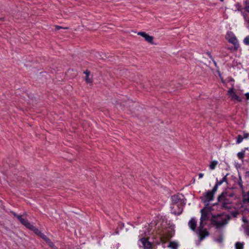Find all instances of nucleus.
I'll list each match as a JSON object with an SVG mask.
<instances>
[{
    "label": "nucleus",
    "mask_w": 249,
    "mask_h": 249,
    "mask_svg": "<svg viewBox=\"0 0 249 249\" xmlns=\"http://www.w3.org/2000/svg\"><path fill=\"white\" fill-rule=\"evenodd\" d=\"M205 209L201 210V216L200 219V224L198 228V235L200 240H203L205 237L208 236L209 233L206 229H203L204 222L208 219V213Z\"/></svg>",
    "instance_id": "1"
},
{
    "label": "nucleus",
    "mask_w": 249,
    "mask_h": 249,
    "mask_svg": "<svg viewBox=\"0 0 249 249\" xmlns=\"http://www.w3.org/2000/svg\"><path fill=\"white\" fill-rule=\"evenodd\" d=\"M171 201L172 204L177 205H185L184 201V196L182 194H178L171 196Z\"/></svg>",
    "instance_id": "5"
},
{
    "label": "nucleus",
    "mask_w": 249,
    "mask_h": 249,
    "mask_svg": "<svg viewBox=\"0 0 249 249\" xmlns=\"http://www.w3.org/2000/svg\"><path fill=\"white\" fill-rule=\"evenodd\" d=\"M248 135L249 134H244V138H247L248 137Z\"/></svg>",
    "instance_id": "31"
},
{
    "label": "nucleus",
    "mask_w": 249,
    "mask_h": 249,
    "mask_svg": "<svg viewBox=\"0 0 249 249\" xmlns=\"http://www.w3.org/2000/svg\"><path fill=\"white\" fill-rule=\"evenodd\" d=\"M197 221L195 218H192L189 221L188 225L189 228L193 231H195L196 228Z\"/></svg>",
    "instance_id": "13"
},
{
    "label": "nucleus",
    "mask_w": 249,
    "mask_h": 249,
    "mask_svg": "<svg viewBox=\"0 0 249 249\" xmlns=\"http://www.w3.org/2000/svg\"><path fill=\"white\" fill-rule=\"evenodd\" d=\"M245 233L249 236V223L245 227Z\"/></svg>",
    "instance_id": "21"
},
{
    "label": "nucleus",
    "mask_w": 249,
    "mask_h": 249,
    "mask_svg": "<svg viewBox=\"0 0 249 249\" xmlns=\"http://www.w3.org/2000/svg\"><path fill=\"white\" fill-rule=\"evenodd\" d=\"M220 186L219 185H218V184L216 182L215 186L213 188L212 191H211V192H213V194L217 191L218 187Z\"/></svg>",
    "instance_id": "23"
},
{
    "label": "nucleus",
    "mask_w": 249,
    "mask_h": 249,
    "mask_svg": "<svg viewBox=\"0 0 249 249\" xmlns=\"http://www.w3.org/2000/svg\"><path fill=\"white\" fill-rule=\"evenodd\" d=\"M55 28H56V29L58 30V29H61L62 27L60 26H55Z\"/></svg>",
    "instance_id": "29"
},
{
    "label": "nucleus",
    "mask_w": 249,
    "mask_h": 249,
    "mask_svg": "<svg viewBox=\"0 0 249 249\" xmlns=\"http://www.w3.org/2000/svg\"><path fill=\"white\" fill-rule=\"evenodd\" d=\"M35 233H36V235L40 237L41 238H42L45 242L46 241H48V238L44 235L43 233H42L37 228H36L34 229V230L33 231Z\"/></svg>",
    "instance_id": "12"
},
{
    "label": "nucleus",
    "mask_w": 249,
    "mask_h": 249,
    "mask_svg": "<svg viewBox=\"0 0 249 249\" xmlns=\"http://www.w3.org/2000/svg\"><path fill=\"white\" fill-rule=\"evenodd\" d=\"M236 249H243V244L237 242L235 244Z\"/></svg>",
    "instance_id": "18"
},
{
    "label": "nucleus",
    "mask_w": 249,
    "mask_h": 249,
    "mask_svg": "<svg viewBox=\"0 0 249 249\" xmlns=\"http://www.w3.org/2000/svg\"><path fill=\"white\" fill-rule=\"evenodd\" d=\"M139 246L143 247L144 249H151L152 244L146 238H142L140 240Z\"/></svg>",
    "instance_id": "9"
},
{
    "label": "nucleus",
    "mask_w": 249,
    "mask_h": 249,
    "mask_svg": "<svg viewBox=\"0 0 249 249\" xmlns=\"http://www.w3.org/2000/svg\"><path fill=\"white\" fill-rule=\"evenodd\" d=\"M245 96H246V97L247 99V100H249V93H248H248H246L245 94Z\"/></svg>",
    "instance_id": "28"
},
{
    "label": "nucleus",
    "mask_w": 249,
    "mask_h": 249,
    "mask_svg": "<svg viewBox=\"0 0 249 249\" xmlns=\"http://www.w3.org/2000/svg\"><path fill=\"white\" fill-rule=\"evenodd\" d=\"M201 199L204 203L208 205L210 201L213 199V193L208 191L201 197Z\"/></svg>",
    "instance_id": "8"
},
{
    "label": "nucleus",
    "mask_w": 249,
    "mask_h": 249,
    "mask_svg": "<svg viewBox=\"0 0 249 249\" xmlns=\"http://www.w3.org/2000/svg\"><path fill=\"white\" fill-rule=\"evenodd\" d=\"M243 221L245 222V223H246L247 222V220L246 218H243Z\"/></svg>",
    "instance_id": "30"
},
{
    "label": "nucleus",
    "mask_w": 249,
    "mask_h": 249,
    "mask_svg": "<svg viewBox=\"0 0 249 249\" xmlns=\"http://www.w3.org/2000/svg\"><path fill=\"white\" fill-rule=\"evenodd\" d=\"M227 94L231 98V100L234 101H237L238 102H241L242 100L241 98L237 95L236 93L234 91L233 88L230 89L227 93Z\"/></svg>",
    "instance_id": "10"
},
{
    "label": "nucleus",
    "mask_w": 249,
    "mask_h": 249,
    "mask_svg": "<svg viewBox=\"0 0 249 249\" xmlns=\"http://www.w3.org/2000/svg\"><path fill=\"white\" fill-rule=\"evenodd\" d=\"M203 176H204V174H202V173H199V174H198L199 178L200 179V178H203Z\"/></svg>",
    "instance_id": "27"
},
{
    "label": "nucleus",
    "mask_w": 249,
    "mask_h": 249,
    "mask_svg": "<svg viewBox=\"0 0 249 249\" xmlns=\"http://www.w3.org/2000/svg\"><path fill=\"white\" fill-rule=\"evenodd\" d=\"M243 42L245 44L249 45V35L244 38Z\"/></svg>",
    "instance_id": "20"
},
{
    "label": "nucleus",
    "mask_w": 249,
    "mask_h": 249,
    "mask_svg": "<svg viewBox=\"0 0 249 249\" xmlns=\"http://www.w3.org/2000/svg\"><path fill=\"white\" fill-rule=\"evenodd\" d=\"M244 199L245 201L249 202V192L244 196Z\"/></svg>",
    "instance_id": "24"
},
{
    "label": "nucleus",
    "mask_w": 249,
    "mask_h": 249,
    "mask_svg": "<svg viewBox=\"0 0 249 249\" xmlns=\"http://www.w3.org/2000/svg\"><path fill=\"white\" fill-rule=\"evenodd\" d=\"M226 38L229 42L232 43L234 45L235 48H237L238 47L239 45L237 39L232 33L228 32L226 35Z\"/></svg>",
    "instance_id": "6"
},
{
    "label": "nucleus",
    "mask_w": 249,
    "mask_h": 249,
    "mask_svg": "<svg viewBox=\"0 0 249 249\" xmlns=\"http://www.w3.org/2000/svg\"><path fill=\"white\" fill-rule=\"evenodd\" d=\"M138 35L142 36L145 40L150 43H153V37L149 36L145 32H140L138 33Z\"/></svg>",
    "instance_id": "11"
},
{
    "label": "nucleus",
    "mask_w": 249,
    "mask_h": 249,
    "mask_svg": "<svg viewBox=\"0 0 249 249\" xmlns=\"http://www.w3.org/2000/svg\"><path fill=\"white\" fill-rule=\"evenodd\" d=\"M221 1H223L224 0H219Z\"/></svg>",
    "instance_id": "32"
},
{
    "label": "nucleus",
    "mask_w": 249,
    "mask_h": 249,
    "mask_svg": "<svg viewBox=\"0 0 249 249\" xmlns=\"http://www.w3.org/2000/svg\"><path fill=\"white\" fill-rule=\"evenodd\" d=\"M228 220L227 215L222 214L213 216L212 218V222L217 227H220L227 224Z\"/></svg>",
    "instance_id": "3"
},
{
    "label": "nucleus",
    "mask_w": 249,
    "mask_h": 249,
    "mask_svg": "<svg viewBox=\"0 0 249 249\" xmlns=\"http://www.w3.org/2000/svg\"><path fill=\"white\" fill-rule=\"evenodd\" d=\"M84 73L86 75V78H85V80H86V82L88 83H91L92 82V79L89 77V75H90L89 71H85Z\"/></svg>",
    "instance_id": "14"
},
{
    "label": "nucleus",
    "mask_w": 249,
    "mask_h": 249,
    "mask_svg": "<svg viewBox=\"0 0 249 249\" xmlns=\"http://www.w3.org/2000/svg\"><path fill=\"white\" fill-rule=\"evenodd\" d=\"M178 246V244L176 242H171L170 243L168 247L171 248L172 249H177Z\"/></svg>",
    "instance_id": "16"
},
{
    "label": "nucleus",
    "mask_w": 249,
    "mask_h": 249,
    "mask_svg": "<svg viewBox=\"0 0 249 249\" xmlns=\"http://www.w3.org/2000/svg\"><path fill=\"white\" fill-rule=\"evenodd\" d=\"M218 162L217 160H213V161H212L211 162V163L210 164V166H209L210 169L211 170H214L215 168V167L217 166V165L218 164Z\"/></svg>",
    "instance_id": "15"
},
{
    "label": "nucleus",
    "mask_w": 249,
    "mask_h": 249,
    "mask_svg": "<svg viewBox=\"0 0 249 249\" xmlns=\"http://www.w3.org/2000/svg\"><path fill=\"white\" fill-rule=\"evenodd\" d=\"M237 157L239 159H242L244 157V152H239L237 154Z\"/></svg>",
    "instance_id": "19"
},
{
    "label": "nucleus",
    "mask_w": 249,
    "mask_h": 249,
    "mask_svg": "<svg viewBox=\"0 0 249 249\" xmlns=\"http://www.w3.org/2000/svg\"><path fill=\"white\" fill-rule=\"evenodd\" d=\"M243 140V137L241 135H238L236 142L237 143H240V142H242Z\"/></svg>",
    "instance_id": "22"
},
{
    "label": "nucleus",
    "mask_w": 249,
    "mask_h": 249,
    "mask_svg": "<svg viewBox=\"0 0 249 249\" xmlns=\"http://www.w3.org/2000/svg\"><path fill=\"white\" fill-rule=\"evenodd\" d=\"M219 202L222 208L225 209H230L232 207L231 201L229 199V196L226 194H222L218 198Z\"/></svg>",
    "instance_id": "2"
},
{
    "label": "nucleus",
    "mask_w": 249,
    "mask_h": 249,
    "mask_svg": "<svg viewBox=\"0 0 249 249\" xmlns=\"http://www.w3.org/2000/svg\"><path fill=\"white\" fill-rule=\"evenodd\" d=\"M46 242L51 247H53V243L51 241V240L48 238V241H46Z\"/></svg>",
    "instance_id": "25"
},
{
    "label": "nucleus",
    "mask_w": 249,
    "mask_h": 249,
    "mask_svg": "<svg viewBox=\"0 0 249 249\" xmlns=\"http://www.w3.org/2000/svg\"><path fill=\"white\" fill-rule=\"evenodd\" d=\"M184 205H177L175 204H171V211L172 213L174 214L179 215L182 212L183 207Z\"/></svg>",
    "instance_id": "7"
},
{
    "label": "nucleus",
    "mask_w": 249,
    "mask_h": 249,
    "mask_svg": "<svg viewBox=\"0 0 249 249\" xmlns=\"http://www.w3.org/2000/svg\"><path fill=\"white\" fill-rule=\"evenodd\" d=\"M14 215L17 217L21 224L25 226L28 229L33 231L34 229L36 227L32 225L26 218L23 217L21 215H17L16 213H13Z\"/></svg>",
    "instance_id": "4"
},
{
    "label": "nucleus",
    "mask_w": 249,
    "mask_h": 249,
    "mask_svg": "<svg viewBox=\"0 0 249 249\" xmlns=\"http://www.w3.org/2000/svg\"><path fill=\"white\" fill-rule=\"evenodd\" d=\"M227 175H228V174L225 175L221 180L217 181L216 183L218 184V185H221L223 182H227Z\"/></svg>",
    "instance_id": "17"
},
{
    "label": "nucleus",
    "mask_w": 249,
    "mask_h": 249,
    "mask_svg": "<svg viewBox=\"0 0 249 249\" xmlns=\"http://www.w3.org/2000/svg\"><path fill=\"white\" fill-rule=\"evenodd\" d=\"M238 184L239 185V186L240 187V188L243 189V185H242V181L241 180V178H240V179L238 181Z\"/></svg>",
    "instance_id": "26"
}]
</instances>
